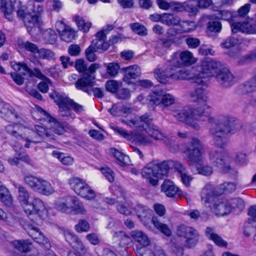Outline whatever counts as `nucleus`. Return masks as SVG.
I'll list each match as a JSON object with an SVG mask.
<instances>
[{"label":"nucleus","instance_id":"1","mask_svg":"<svg viewBox=\"0 0 256 256\" xmlns=\"http://www.w3.org/2000/svg\"><path fill=\"white\" fill-rule=\"evenodd\" d=\"M202 106L194 108L191 106H186L180 110L173 111V116L178 120L184 122L195 130H199L200 126L198 122L208 120L210 124V132L214 136L215 144L224 148L226 140L225 136L228 134H234L241 128V124L234 118L228 115H222L214 118L209 116Z\"/></svg>","mask_w":256,"mask_h":256},{"label":"nucleus","instance_id":"2","mask_svg":"<svg viewBox=\"0 0 256 256\" xmlns=\"http://www.w3.org/2000/svg\"><path fill=\"white\" fill-rule=\"evenodd\" d=\"M200 66V64L190 69L183 68L177 70L175 69L172 70L168 68H156L154 70V76L160 82L163 84L169 83L170 79L192 80L196 86L194 90L190 94L191 100L198 102L204 109H210V106L207 102L208 97L206 91L207 86L203 78H202V71L198 69Z\"/></svg>","mask_w":256,"mask_h":256},{"label":"nucleus","instance_id":"3","mask_svg":"<svg viewBox=\"0 0 256 256\" xmlns=\"http://www.w3.org/2000/svg\"><path fill=\"white\" fill-rule=\"evenodd\" d=\"M18 190L17 200L24 212L32 221L40 223L47 216L45 204L40 199L31 197L28 190L22 186L14 184Z\"/></svg>","mask_w":256,"mask_h":256},{"label":"nucleus","instance_id":"4","mask_svg":"<svg viewBox=\"0 0 256 256\" xmlns=\"http://www.w3.org/2000/svg\"><path fill=\"white\" fill-rule=\"evenodd\" d=\"M214 188L208 184L203 188L201 193V199L205 204H208L212 200L214 201L212 206H210L212 212L218 216H224L230 214L233 208H238L242 210L244 208V202L240 198H234L230 200L224 199H214Z\"/></svg>","mask_w":256,"mask_h":256},{"label":"nucleus","instance_id":"5","mask_svg":"<svg viewBox=\"0 0 256 256\" xmlns=\"http://www.w3.org/2000/svg\"><path fill=\"white\" fill-rule=\"evenodd\" d=\"M152 118L149 115L145 114L140 118L135 117L130 120L122 119L121 122L132 128H142L150 137L160 142L170 149L174 144L172 136L162 132L157 126L152 124Z\"/></svg>","mask_w":256,"mask_h":256},{"label":"nucleus","instance_id":"6","mask_svg":"<svg viewBox=\"0 0 256 256\" xmlns=\"http://www.w3.org/2000/svg\"><path fill=\"white\" fill-rule=\"evenodd\" d=\"M11 120L13 124H9L6 128L7 132L20 140L26 142L24 146L28 148L32 143L36 142L34 138L36 132L20 124L21 118L15 112V110L8 104H4V108L1 111Z\"/></svg>","mask_w":256,"mask_h":256},{"label":"nucleus","instance_id":"7","mask_svg":"<svg viewBox=\"0 0 256 256\" xmlns=\"http://www.w3.org/2000/svg\"><path fill=\"white\" fill-rule=\"evenodd\" d=\"M188 162L190 164L196 166L198 174L208 176L211 174L213 170L208 166H202L204 158V149L200 140L196 138H192L184 150Z\"/></svg>","mask_w":256,"mask_h":256},{"label":"nucleus","instance_id":"8","mask_svg":"<svg viewBox=\"0 0 256 256\" xmlns=\"http://www.w3.org/2000/svg\"><path fill=\"white\" fill-rule=\"evenodd\" d=\"M202 70V78L216 76L218 81L223 86H230L233 82L234 76L226 68H222L220 62L213 60L206 59L200 62V66L198 68Z\"/></svg>","mask_w":256,"mask_h":256},{"label":"nucleus","instance_id":"9","mask_svg":"<svg viewBox=\"0 0 256 256\" xmlns=\"http://www.w3.org/2000/svg\"><path fill=\"white\" fill-rule=\"evenodd\" d=\"M171 162L164 161L157 164H148L142 170V176L150 184L156 186L158 184V179L168 174Z\"/></svg>","mask_w":256,"mask_h":256},{"label":"nucleus","instance_id":"10","mask_svg":"<svg viewBox=\"0 0 256 256\" xmlns=\"http://www.w3.org/2000/svg\"><path fill=\"white\" fill-rule=\"evenodd\" d=\"M110 127L115 133L128 140L135 142L143 145H151L153 144L152 140L150 137L144 136L141 132H128L123 128L114 126H111Z\"/></svg>","mask_w":256,"mask_h":256},{"label":"nucleus","instance_id":"11","mask_svg":"<svg viewBox=\"0 0 256 256\" xmlns=\"http://www.w3.org/2000/svg\"><path fill=\"white\" fill-rule=\"evenodd\" d=\"M210 160L215 166L222 169L224 172H228L230 170L229 166L230 157L228 153L222 150L218 152L212 150L209 154Z\"/></svg>","mask_w":256,"mask_h":256},{"label":"nucleus","instance_id":"12","mask_svg":"<svg viewBox=\"0 0 256 256\" xmlns=\"http://www.w3.org/2000/svg\"><path fill=\"white\" fill-rule=\"evenodd\" d=\"M231 29L232 33L240 32L247 34H256V13L254 20L250 19L243 22H231Z\"/></svg>","mask_w":256,"mask_h":256},{"label":"nucleus","instance_id":"13","mask_svg":"<svg viewBox=\"0 0 256 256\" xmlns=\"http://www.w3.org/2000/svg\"><path fill=\"white\" fill-rule=\"evenodd\" d=\"M177 234L185 238L186 244L190 247L195 245L198 240V234L191 227L181 226L178 229Z\"/></svg>","mask_w":256,"mask_h":256},{"label":"nucleus","instance_id":"14","mask_svg":"<svg viewBox=\"0 0 256 256\" xmlns=\"http://www.w3.org/2000/svg\"><path fill=\"white\" fill-rule=\"evenodd\" d=\"M17 13L18 16L24 18L25 26L30 34H32L33 30H35L36 28H40L41 26L42 22L39 18L37 16L26 14L24 12V6L18 10Z\"/></svg>","mask_w":256,"mask_h":256},{"label":"nucleus","instance_id":"15","mask_svg":"<svg viewBox=\"0 0 256 256\" xmlns=\"http://www.w3.org/2000/svg\"><path fill=\"white\" fill-rule=\"evenodd\" d=\"M11 66L16 72H18V74L12 72L10 75L14 81L18 85H21L24 82L22 75L30 76L32 74L30 69L24 64L13 62H11Z\"/></svg>","mask_w":256,"mask_h":256},{"label":"nucleus","instance_id":"16","mask_svg":"<svg viewBox=\"0 0 256 256\" xmlns=\"http://www.w3.org/2000/svg\"><path fill=\"white\" fill-rule=\"evenodd\" d=\"M149 100L155 104H162L164 106H171L176 101V98L173 95L162 91L152 92L149 96Z\"/></svg>","mask_w":256,"mask_h":256},{"label":"nucleus","instance_id":"17","mask_svg":"<svg viewBox=\"0 0 256 256\" xmlns=\"http://www.w3.org/2000/svg\"><path fill=\"white\" fill-rule=\"evenodd\" d=\"M114 194L117 196V202L118 204L117 206V210L118 212L121 214L129 216L132 213L133 208L132 206L129 204H120L122 202V200H126V194L123 192L122 189L120 188L114 187Z\"/></svg>","mask_w":256,"mask_h":256},{"label":"nucleus","instance_id":"18","mask_svg":"<svg viewBox=\"0 0 256 256\" xmlns=\"http://www.w3.org/2000/svg\"><path fill=\"white\" fill-rule=\"evenodd\" d=\"M197 2L195 0H191L188 3H181L172 1L170 2V8L172 11L180 12L186 10L192 14H195L198 12Z\"/></svg>","mask_w":256,"mask_h":256},{"label":"nucleus","instance_id":"19","mask_svg":"<svg viewBox=\"0 0 256 256\" xmlns=\"http://www.w3.org/2000/svg\"><path fill=\"white\" fill-rule=\"evenodd\" d=\"M26 182L34 190L46 194L48 182L40 178L28 176L25 178Z\"/></svg>","mask_w":256,"mask_h":256},{"label":"nucleus","instance_id":"20","mask_svg":"<svg viewBox=\"0 0 256 256\" xmlns=\"http://www.w3.org/2000/svg\"><path fill=\"white\" fill-rule=\"evenodd\" d=\"M95 76L93 74L86 75L79 78L75 83L76 88L79 90H81L88 94H92V88L94 84V80Z\"/></svg>","mask_w":256,"mask_h":256},{"label":"nucleus","instance_id":"21","mask_svg":"<svg viewBox=\"0 0 256 256\" xmlns=\"http://www.w3.org/2000/svg\"><path fill=\"white\" fill-rule=\"evenodd\" d=\"M50 97L58 105L59 111L62 116L73 118L70 108L64 102H66L64 98L56 92H52L50 95Z\"/></svg>","mask_w":256,"mask_h":256},{"label":"nucleus","instance_id":"22","mask_svg":"<svg viewBox=\"0 0 256 256\" xmlns=\"http://www.w3.org/2000/svg\"><path fill=\"white\" fill-rule=\"evenodd\" d=\"M178 26L180 28L177 30H175L173 28L168 30V36H174V34L178 33L190 32L194 30L197 27L196 24L194 22L181 20Z\"/></svg>","mask_w":256,"mask_h":256},{"label":"nucleus","instance_id":"23","mask_svg":"<svg viewBox=\"0 0 256 256\" xmlns=\"http://www.w3.org/2000/svg\"><path fill=\"white\" fill-rule=\"evenodd\" d=\"M123 70L124 72L123 80L128 84L132 82V80L140 76L142 73L140 68L136 64L124 68Z\"/></svg>","mask_w":256,"mask_h":256},{"label":"nucleus","instance_id":"24","mask_svg":"<svg viewBox=\"0 0 256 256\" xmlns=\"http://www.w3.org/2000/svg\"><path fill=\"white\" fill-rule=\"evenodd\" d=\"M109 112L115 116L126 117L132 112V108L128 104L118 103L114 104Z\"/></svg>","mask_w":256,"mask_h":256},{"label":"nucleus","instance_id":"25","mask_svg":"<svg viewBox=\"0 0 256 256\" xmlns=\"http://www.w3.org/2000/svg\"><path fill=\"white\" fill-rule=\"evenodd\" d=\"M75 68L78 72L87 75L93 74L100 68V65L96 63H94L87 68L86 62L83 60L78 59L76 62Z\"/></svg>","mask_w":256,"mask_h":256},{"label":"nucleus","instance_id":"26","mask_svg":"<svg viewBox=\"0 0 256 256\" xmlns=\"http://www.w3.org/2000/svg\"><path fill=\"white\" fill-rule=\"evenodd\" d=\"M106 38V34L102 32H98L96 34V38L92 42L91 46H93L96 50H106L110 44L108 42L104 41Z\"/></svg>","mask_w":256,"mask_h":256},{"label":"nucleus","instance_id":"27","mask_svg":"<svg viewBox=\"0 0 256 256\" xmlns=\"http://www.w3.org/2000/svg\"><path fill=\"white\" fill-rule=\"evenodd\" d=\"M78 195L88 200H92L96 197V194L94 190L86 182H84L82 184L74 191Z\"/></svg>","mask_w":256,"mask_h":256},{"label":"nucleus","instance_id":"28","mask_svg":"<svg viewBox=\"0 0 256 256\" xmlns=\"http://www.w3.org/2000/svg\"><path fill=\"white\" fill-rule=\"evenodd\" d=\"M161 190L168 197H173L176 194L180 196L181 191L174 183L170 180H166L161 186Z\"/></svg>","mask_w":256,"mask_h":256},{"label":"nucleus","instance_id":"29","mask_svg":"<svg viewBox=\"0 0 256 256\" xmlns=\"http://www.w3.org/2000/svg\"><path fill=\"white\" fill-rule=\"evenodd\" d=\"M10 246L22 253H25L31 250L32 244L26 240H16L10 243Z\"/></svg>","mask_w":256,"mask_h":256},{"label":"nucleus","instance_id":"30","mask_svg":"<svg viewBox=\"0 0 256 256\" xmlns=\"http://www.w3.org/2000/svg\"><path fill=\"white\" fill-rule=\"evenodd\" d=\"M0 200L6 206H13L12 196L7 188L2 184L0 181Z\"/></svg>","mask_w":256,"mask_h":256},{"label":"nucleus","instance_id":"31","mask_svg":"<svg viewBox=\"0 0 256 256\" xmlns=\"http://www.w3.org/2000/svg\"><path fill=\"white\" fill-rule=\"evenodd\" d=\"M70 198H73V197L68 196L66 198H63L56 200L54 204V208L64 212H70L72 202H68Z\"/></svg>","mask_w":256,"mask_h":256},{"label":"nucleus","instance_id":"32","mask_svg":"<svg viewBox=\"0 0 256 256\" xmlns=\"http://www.w3.org/2000/svg\"><path fill=\"white\" fill-rule=\"evenodd\" d=\"M172 40L171 38L158 40L155 47L156 54L161 56L166 54L167 50L172 42Z\"/></svg>","mask_w":256,"mask_h":256},{"label":"nucleus","instance_id":"33","mask_svg":"<svg viewBox=\"0 0 256 256\" xmlns=\"http://www.w3.org/2000/svg\"><path fill=\"white\" fill-rule=\"evenodd\" d=\"M0 8H2V12L5 18L9 20H12L14 18V6L13 2L11 0H5V2L3 5L2 0H0Z\"/></svg>","mask_w":256,"mask_h":256},{"label":"nucleus","instance_id":"34","mask_svg":"<svg viewBox=\"0 0 256 256\" xmlns=\"http://www.w3.org/2000/svg\"><path fill=\"white\" fill-rule=\"evenodd\" d=\"M174 166L180 174L182 182L185 186L187 187L189 186L192 178L186 173L184 166L180 162H174Z\"/></svg>","mask_w":256,"mask_h":256},{"label":"nucleus","instance_id":"35","mask_svg":"<svg viewBox=\"0 0 256 256\" xmlns=\"http://www.w3.org/2000/svg\"><path fill=\"white\" fill-rule=\"evenodd\" d=\"M179 58L182 63L186 66H192L198 61V58L194 56L193 54L188 50L180 52L179 54Z\"/></svg>","mask_w":256,"mask_h":256},{"label":"nucleus","instance_id":"36","mask_svg":"<svg viewBox=\"0 0 256 256\" xmlns=\"http://www.w3.org/2000/svg\"><path fill=\"white\" fill-rule=\"evenodd\" d=\"M132 238L142 246H148L150 244V240L146 234L142 231L134 230L132 232Z\"/></svg>","mask_w":256,"mask_h":256},{"label":"nucleus","instance_id":"37","mask_svg":"<svg viewBox=\"0 0 256 256\" xmlns=\"http://www.w3.org/2000/svg\"><path fill=\"white\" fill-rule=\"evenodd\" d=\"M22 46L34 54H38V56L40 58H45L46 56V50L44 49L38 50L37 46L34 44L26 42L22 44Z\"/></svg>","mask_w":256,"mask_h":256},{"label":"nucleus","instance_id":"38","mask_svg":"<svg viewBox=\"0 0 256 256\" xmlns=\"http://www.w3.org/2000/svg\"><path fill=\"white\" fill-rule=\"evenodd\" d=\"M206 236L219 246H227V242L224 240L220 236L214 232V230L210 228H207L206 231Z\"/></svg>","mask_w":256,"mask_h":256},{"label":"nucleus","instance_id":"39","mask_svg":"<svg viewBox=\"0 0 256 256\" xmlns=\"http://www.w3.org/2000/svg\"><path fill=\"white\" fill-rule=\"evenodd\" d=\"M180 22V18L174 14L168 13H164L162 23L168 26H178Z\"/></svg>","mask_w":256,"mask_h":256},{"label":"nucleus","instance_id":"40","mask_svg":"<svg viewBox=\"0 0 256 256\" xmlns=\"http://www.w3.org/2000/svg\"><path fill=\"white\" fill-rule=\"evenodd\" d=\"M69 202H72L70 212L74 211L78 214H86V210L81 203L76 197L70 198Z\"/></svg>","mask_w":256,"mask_h":256},{"label":"nucleus","instance_id":"41","mask_svg":"<svg viewBox=\"0 0 256 256\" xmlns=\"http://www.w3.org/2000/svg\"><path fill=\"white\" fill-rule=\"evenodd\" d=\"M49 126H50V130L56 134H62L65 132L64 125H62L54 118L49 115Z\"/></svg>","mask_w":256,"mask_h":256},{"label":"nucleus","instance_id":"42","mask_svg":"<svg viewBox=\"0 0 256 256\" xmlns=\"http://www.w3.org/2000/svg\"><path fill=\"white\" fill-rule=\"evenodd\" d=\"M73 20L76 23L79 30L84 32H88L92 26V23L90 22H86L82 17L78 15L74 16Z\"/></svg>","mask_w":256,"mask_h":256},{"label":"nucleus","instance_id":"43","mask_svg":"<svg viewBox=\"0 0 256 256\" xmlns=\"http://www.w3.org/2000/svg\"><path fill=\"white\" fill-rule=\"evenodd\" d=\"M28 234L38 244H43L46 242V240L43 236L42 232L36 227L34 226L32 229H31Z\"/></svg>","mask_w":256,"mask_h":256},{"label":"nucleus","instance_id":"44","mask_svg":"<svg viewBox=\"0 0 256 256\" xmlns=\"http://www.w3.org/2000/svg\"><path fill=\"white\" fill-rule=\"evenodd\" d=\"M179 54L178 53H174L172 56V59L170 60L164 67H158L157 68H160L162 69H172V70H174L176 68H178L182 63L179 60Z\"/></svg>","mask_w":256,"mask_h":256},{"label":"nucleus","instance_id":"45","mask_svg":"<svg viewBox=\"0 0 256 256\" xmlns=\"http://www.w3.org/2000/svg\"><path fill=\"white\" fill-rule=\"evenodd\" d=\"M60 34L62 40L70 42L75 38L76 32L70 26H68L63 30Z\"/></svg>","mask_w":256,"mask_h":256},{"label":"nucleus","instance_id":"46","mask_svg":"<svg viewBox=\"0 0 256 256\" xmlns=\"http://www.w3.org/2000/svg\"><path fill=\"white\" fill-rule=\"evenodd\" d=\"M152 222L155 228H156L158 230L160 231L166 236H170L171 235L172 232L168 226L162 223L158 220L156 218L154 217L152 218Z\"/></svg>","mask_w":256,"mask_h":256},{"label":"nucleus","instance_id":"47","mask_svg":"<svg viewBox=\"0 0 256 256\" xmlns=\"http://www.w3.org/2000/svg\"><path fill=\"white\" fill-rule=\"evenodd\" d=\"M110 153L119 162V164L121 166L126 165L128 164V157L122 154L114 148L110 150Z\"/></svg>","mask_w":256,"mask_h":256},{"label":"nucleus","instance_id":"48","mask_svg":"<svg viewBox=\"0 0 256 256\" xmlns=\"http://www.w3.org/2000/svg\"><path fill=\"white\" fill-rule=\"evenodd\" d=\"M244 94H249L256 91V76L246 82L241 88Z\"/></svg>","mask_w":256,"mask_h":256},{"label":"nucleus","instance_id":"49","mask_svg":"<svg viewBox=\"0 0 256 256\" xmlns=\"http://www.w3.org/2000/svg\"><path fill=\"white\" fill-rule=\"evenodd\" d=\"M52 155L58 158L64 165L69 166L74 163V159L70 156H66L64 154L58 151H54Z\"/></svg>","mask_w":256,"mask_h":256},{"label":"nucleus","instance_id":"50","mask_svg":"<svg viewBox=\"0 0 256 256\" xmlns=\"http://www.w3.org/2000/svg\"><path fill=\"white\" fill-rule=\"evenodd\" d=\"M138 256H167L164 251L162 250H156L153 252L148 250L143 252L142 250L140 249L137 251Z\"/></svg>","mask_w":256,"mask_h":256},{"label":"nucleus","instance_id":"51","mask_svg":"<svg viewBox=\"0 0 256 256\" xmlns=\"http://www.w3.org/2000/svg\"><path fill=\"white\" fill-rule=\"evenodd\" d=\"M18 157L10 158L8 159V162L12 166L18 165L20 160L26 162H31L30 158L28 156H21V154H18Z\"/></svg>","mask_w":256,"mask_h":256},{"label":"nucleus","instance_id":"52","mask_svg":"<svg viewBox=\"0 0 256 256\" xmlns=\"http://www.w3.org/2000/svg\"><path fill=\"white\" fill-rule=\"evenodd\" d=\"M220 190L219 194L226 192H232L236 189V184L234 182H224L219 186Z\"/></svg>","mask_w":256,"mask_h":256},{"label":"nucleus","instance_id":"53","mask_svg":"<svg viewBox=\"0 0 256 256\" xmlns=\"http://www.w3.org/2000/svg\"><path fill=\"white\" fill-rule=\"evenodd\" d=\"M240 43V40L234 37H229L221 44V46L226 48H230Z\"/></svg>","mask_w":256,"mask_h":256},{"label":"nucleus","instance_id":"54","mask_svg":"<svg viewBox=\"0 0 256 256\" xmlns=\"http://www.w3.org/2000/svg\"><path fill=\"white\" fill-rule=\"evenodd\" d=\"M86 180L78 177H72L68 180V184L71 188L74 191L83 184Z\"/></svg>","mask_w":256,"mask_h":256},{"label":"nucleus","instance_id":"55","mask_svg":"<svg viewBox=\"0 0 256 256\" xmlns=\"http://www.w3.org/2000/svg\"><path fill=\"white\" fill-rule=\"evenodd\" d=\"M236 14L228 10H222L218 12V18L227 21H230L235 17Z\"/></svg>","mask_w":256,"mask_h":256},{"label":"nucleus","instance_id":"56","mask_svg":"<svg viewBox=\"0 0 256 256\" xmlns=\"http://www.w3.org/2000/svg\"><path fill=\"white\" fill-rule=\"evenodd\" d=\"M132 29L139 35L146 36L147 34V30L146 28L140 24L139 23H134L130 24Z\"/></svg>","mask_w":256,"mask_h":256},{"label":"nucleus","instance_id":"57","mask_svg":"<svg viewBox=\"0 0 256 256\" xmlns=\"http://www.w3.org/2000/svg\"><path fill=\"white\" fill-rule=\"evenodd\" d=\"M119 68L120 66L118 64L114 62L109 63L106 66L107 72L112 76H115L118 74Z\"/></svg>","mask_w":256,"mask_h":256},{"label":"nucleus","instance_id":"58","mask_svg":"<svg viewBox=\"0 0 256 256\" xmlns=\"http://www.w3.org/2000/svg\"><path fill=\"white\" fill-rule=\"evenodd\" d=\"M119 88V84L118 82L114 80H108L106 84V90L110 92L115 93Z\"/></svg>","mask_w":256,"mask_h":256},{"label":"nucleus","instance_id":"59","mask_svg":"<svg viewBox=\"0 0 256 256\" xmlns=\"http://www.w3.org/2000/svg\"><path fill=\"white\" fill-rule=\"evenodd\" d=\"M90 228L88 223L84 220H80L78 224L76 226V229L78 232H86Z\"/></svg>","mask_w":256,"mask_h":256},{"label":"nucleus","instance_id":"60","mask_svg":"<svg viewBox=\"0 0 256 256\" xmlns=\"http://www.w3.org/2000/svg\"><path fill=\"white\" fill-rule=\"evenodd\" d=\"M66 100L65 104H67L70 108H72L76 112H80L84 110L83 106L75 102L72 100L64 98Z\"/></svg>","mask_w":256,"mask_h":256},{"label":"nucleus","instance_id":"61","mask_svg":"<svg viewBox=\"0 0 256 256\" xmlns=\"http://www.w3.org/2000/svg\"><path fill=\"white\" fill-rule=\"evenodd\" d=\"M222 29V24L220 22H210L208 24V30L212 32H219Z\"/></svg>","mask_w":256,"mask_h":256},{"label":"nucleus","instance_id":"62","mask_svg":"<svg viewBox=\"0 0 256 256\" xmlns=\"http://www.w3.org/2000/svg\"><path fill=\"white\" fill-rule=\"evenodd\" d=\"M100 170L102 174L109 182H112L114 180V173L109 168H100Z\"/></svg>","mask_w":256,"mask_h":256},{"label":"nucleus","instance_id":"63","mask_svg":"<svg viewBox=\"0 0 256 256\" xmlns=\"http://www.w3.org/2000/svg\"><path fill=\"white\" fill-rule=\"evenodd\" d=\"M186 44L190 48H196L200 46V42L198 38L190 36L186 38Z\"/></svg>","mask_w":256,"mask_h":256},{"label":"nucleus","instance_id":"64","mask_svg":"<svg viewBox=\"0 0 256 256\" xmlns=\"http://www.w3.org/2000/svg\"><path fill=\"white\" fill-rule=\"evenodd\" d=\"M97 51L94 49L93 46H90L86 50V58L90 62L94 61L96 56L94 54V52Z\"/></svg>","mask_w":256,"mask_h":256}]
</instances>
